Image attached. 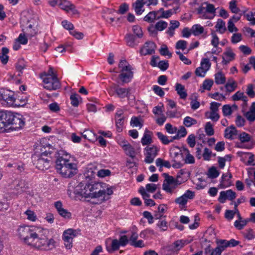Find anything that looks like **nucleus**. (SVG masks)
I'll use <instances>...</instances> for the list:
<instances>
[{"instance_id": "50", "label": "nucleus", "mask_w": 255, "mask_h": 255, "mask_svg": "<svg viewBox=\"0 0 255 255\" xmlns=\"http://www.w3.org/2000/svg\"><path fill=\"white\" fill-rule=\"evenodd\" d=\"M168 24L166 22L160 20L157 22L155 26L157 31H162L167 27Z\"/></svg>"}, {"instance_id": "25", "label": "nucleus", "mask_w": 255, "mask_h": 255, "mask_svg": "<svg viewBox=\"0 0 255 255\" xmlns=\"http://www.w3.org/2000/svg\"><path fill=\"white\" fill-rule=\"evenodd\" d=\"M123 148L125 151L126 154L128 155L132 158L135 156V152L134 148L129 143H125L123 144Z\"/></svg>"}, {"instance_id": "42", "label": "nucleus", "mask_w": 255, "mask_h": 255, "mask_svg": "<svg viewBox=\"0 0 255 255\" xmlns=\"http://www.w3.org/2000/svg\"><path fill=\"white\" fill-rule=\"evenodd\" d=\"M205 129L206 134L209 136L213 135L214 134L213 125L210 122H207L206 124Z\"/></svg>"}, {"instance_id": "39", "label": "nucleus", "mask_w": 255, "mask_h": 255, "mask_svg": "<svg viewBox=\"0 0 255 255\" xmlns=\"http://www.w3.org/2000/svg\"><path fill=\"white\" fill-rule=\"evenodd\" d=\"M228 175L223 174L222 177V180L220 184V187L221 188H225L231 185V181H229L228 180L226 179Z\"/></svg>"}, {"instance_id": "1", "label": "nucleus", "mask_w": 255, "mask_h": 255, "mask_svg": "<svg viewBox=\"0 0 255 255\" xmlns=\"http://www.w3.org/2000/svg\"><path fill=\"white\" fill-rule=\"evenodd\" d=\"M45 232L35 226H22L17 229L19 237L25 244L38 250H51L55 247V242L52 238L48 239Z\"/></svg>"}, {"instance_id": "62", "label": "nucleus", "mask_w": 255, "mask_h": 255, "mask_svg": "<svg viewBox=\"0 0 255 255\" xmlns=\"http://www.w3.org/2000/svg\"><path fill=\"white\" fill-rule=\"evenodd\" d=\"M223 113L225 116H230L232 113V107L229 105H225L222 108Z\"/></svg>"}, {"instance_id": "33", "label": "nucleus", "mask_w": 255, "mask_h": 255, "mask_svg": "<svg viewBox=\"0 0 255 255\" xmlns=\"http://www.w3.org/2000/svg\"><path fill=\"white\" fill-rule=\"evenodd\" d=\"M70 99L71 105L75 107H77L78 106L79 104V99H82L81 97L76 93L72 94L70 96Z\"/></svg>"}, {"instance_id": "60", "label": "nucleus", "mask_w": 255, "mask_h": 255, "mask_svg": "<svg viewBox=\"0 0 255 255\" xmlns=\"http://www.w3.org/2000/svg\"><path fill=\"white\" fill-rule=\"evenodd\" d=\"M161 70L165 71L169 67L168 62L167 60H162L159 61L157 66Z\"/></svg>"}, {"instance_id": "63", "label": "nucleus", "mask_w": 255, "mask_h": 255, "mask_svg": "<svg viewBox=\"0 0 255 255\" xmlns=\"http://www.w3.org/2000/svg\"><path fill=\"white\" fill-rule=\"evenodd\" d=\"M58 213L61 217L65 219H69L71 218V213L64 208L61 210L60 212Z\"/></svg>"}, {"instance_id": "34", "label": "nucleus", "mask_w": 255, "mask_h": 255, "mask_svg": "<svg viewBox=\"0 0 255 255\" xmlns=\"http://www.w3.org/2000/svg\"><path fill=\"white\" fill-rule=\"evenodd\" d=\"M204 5H203L202 3V5L197 8L198 13L200 14H202L203 18L210 19H213V16H209L206 14L205 6H204Z\"/></svg>"}, {"instance_id": "16", "label": "nucleus", "mask_w": 255, "mask_h": 255, "mask_svg": "<svg viewBox=\"0 0 255 255\" xmlns=\"http://www.w3.org/2000/svg\"><path fill=\"white\" fill-rule=\"evenodd\" d=\"M144 5L142 0H136L132 3V8L136 15H141L144 11Z\"/></svg>"}, {"instance_id": "53", "label": "nucleus", "mask_w": 255, "mask_h": 255, "mask_svg": "<svg viewBox=\"0 0 255 255\" xmlns=\"http://www.w3.org/2000/svg\"><path fill=\"white\" fill-rule=\"evenodd\" d=\"M229 4V7L233 13H237L240 11V9L237 6L236 0H231Z\"/></svg>"}, {"instance_id": "2", "label": "nucleus", "mask_w": 255, "mask_h": 255, "mask_svg": "<svg viewBox=\"0 0 255 255\" xmlns=\"http://www.w3.org/2000/svg\"><path fill=\"white\" fill-rule=\"evenodd\" d=\"M22 116L17 113L8 111H0V130L8 126L9 129L17 130L24 125Z\"/></svg>"}, {"instance_id": "37", "label": "nucleus", "mask_w": 255, "mask_h": 255, "mask_svg": "<svg viewBox=\"0 0 255 255\" xmlns=\"http://www.w3.org/2000/svg\"><path fill=\"white\" fill-rule=\"evenodd\" d=\"M156 135L158 138L160 139V140L162 142V143L164 144H168L170 142H172V140H169L168 137L165 135H164L161 132H157Z\"/></svg>"}, {"instance_id": "38", "label": "nucleus", "mask_w": 255, "mask_h": 255, "mask_svg": "<svg viewBox=\"0 0 255 255\" xmlns=\"http://www.w3.org/2000/svg\"><path fill=\"white\" fill-rule=\"evenodd\" d=\"M197 123V122L196 120L189 116L185 117L183 121L184 125L187 127H190Z\"/></svg>"}, {"instance_id": "21", "label": "nucleus", "mask_w": 255, "mask_h": 255, "mask_svg": "<svg viewBox=\"0 0 255 255\" xmlns=\"http://www.w3.org/2000/svg\"><path fill=\"white\" fill-rule=\"evenodd\" d=\"M158 11H152L148 12L143 18V20L148 23H153L158 19Z\"/></svg>"}, {"instance_id": "43", "label": "nucleus", "mask_w": 255, "mask_h": 255, "mask_svg": "<svg viewBox=\"0 0 255 255\" xmlns=\"http://www.w3.org/2000/svg\"><path fill=\"white\" fill-rule=\"evenodd\" d=\"M117 130L118 132H121L124 123V118L115 119Z\"/></svg>"}, {"instance_id": "31", "label": "nucleus", "mask_w": 255, "mask_h": 255, "mask_svg": "<svg viewBox=\"0 0 255 255\" xmlns=\"http://www.w3.org/2000/svg\"><path fill=\"white\" fill-rule=\"evenodd\" d=\"M170 26L168 28L167 33H168L171 36L174 35V31L175 28L179 26L180 23L177 20H172L170 21Z\"/></svg>"}, {"instance_id": "12", "label": "nucleus", "mask_w": 255, "mask_h": 255, "mask_svg": "<svg viewBox=\"0 0 255 255\" xmlns=\"http://www.w3.org/2000/svg\"><path fill=\"white\" fill-rule=\"evenodd\" d=\"M156 47V45L154 42L152 41H147L144 44V46L141 48L140 53L143 55H151L155 53Z\"/></svg>"}, {"instance_id": "64", "label": "nucleus", "mask_w": 255, "mask_h": 255, "mask_svg": "<svg viewBox=\"0 0 255 255\" xmlns=\"http://www.w3.org/2000/svg\"><path fill=\"white\" fill-rule=\"evenodd\" d=\"M165 129L166 131L170 134L175 133L177 131L176 127H173L170 124L168 123L165 125Z\"/></svg>"}, {"instance_id": "41", "label": "nucleus", "mask_w": 255, "mask_h": 255, "mask_svg": "<svg viewBox=\"0 0 255 255\" xmlns=\"http://www.w3.org/2000/svg\"><path fill=\"white\" fill-rule=\"evenodd\" d=\"M184 150L187 153L186 157L185 159H184L185 163H187V164L194 163L195 162V159H194V156L190 154L189 151L187 148H185Z\"/></svg>"}, {"instance_id": "19", "label": "nucleus", "mask_w": 255, "mask_h": 255, "mask_svg": "<svg viewBox=\"0 0 255 255\" xmlns=\"http://www.w3.org/2000/svg\"><path fill=\"white\" fill-rule=\"evenodd\" d=\"M238 134V130L234 126H231L225 129V137L226 138L233 139V136Z\"/></svg>"}, {"instance_id": "45", "label": "nucleus", "mask_w": 255, "mask_h": 255, "mask_svg": "<svg viewBox=\"0 0 255 255\" xmlns=\"http://www.w3.org/2000/svg\"><path fill=\"white\" fill-rule=\"evenodd\" d=\"M248 222V220L236 221L234 223V226L238 230H242Z\"/></svg>"}, {"instance_id": "11", "label": "nucleus", "mask_w": 255, "mask_h": 255, "mask_svg": "<svg viewBox=\"0 0 255 255\" xmlns=\"http://www.w3.org/2000/svg\"><path fill=\"white\" fill-rule=\"evenodd\" d=\"M132 68L129 64L124 69H122V73L119 75V78L123 83H128L133 77Z\"/></svg>"}, {"instance_id": "22", "label": "nucleus", "mask_w": 255, "mask_h": 255, "mask_svg": "<svg viewBox=\"0 0 255 255\" xmlns=\"http://www.w3.org/2000/svg\"><path fill=\"white\" fill-rule=\"evenodd\" d=\"M232 99L234 101L242 100L244 102L243 106H246L248 101V97L245 96L243 92L238 91L233 96Z\"/></svg>"}, {"instance_id": "10", "label": "nucleus", "mask_w": 255, "mask_h": 255, "mask_svg": "<svg viewBox=\"0 0 255 255\" xmlns=\"http://www.w3.org/2000/svg\"><path fill=\"white\" fill-rule=\"evenodd\" d=\"M144 150L146 151L145 162L147 163H152L157 155L159 148L156 146L152 145L151 147L146 146Z\"/></svg>"}, {"instance_id": "24", "label": "nucleus", "mask_w": 255, "mask_h": 255, "mask_svg": "<svg viewBox=\"0 0 255 255\" xmlns=\"http://www.w3.org/2000/svg\"><path fill=\"white\" fill-rule=\"evenodd\" d=\"M38 32V28L37 24H30L26 28V33L27 36L33 37Z\"/></svg>"}, {"instance_id": "51", "label": "nucleus", "mask_w": 255, "mask_h": 255, "mask_svg": "<svg viewBox=\"0 0 255 255\" xmlns=\"http://www.w3.org/2000/svg\"><path fill=\"white\" fill-rule=\"evenodd\" d=\"M130 125L132 127H139L141 128L143 124L140 122L138 117H133L130 121Z\"/></svg>"}, {"instance_id": "8", "label": "nucleus", "mask_w": 255, "mask_h": 255, "mask_svg": "<svg viewBox=\"0 0 255 255\" xmlns=\"http://www.w3.org/2000/svg\"><path fill=\"white\" fill-rule=\"evenodd\" d=\"M0 100L4 101L8 106H13L16 101L13 93L8 90L0 89Z\"/></svg>"}, {"instance_id": "56", "label": "nucleus", "mask_w": 255, "mask_h": 255, "mask_svg": "<svg viewBox=\"0 0 255 255\" xmlns=\"http://www.w3.org/2000/svg\"><path fill=\"white\" fill-rule=\"evenodd\" d=\"M25 214L27 216V219L31 221H35L37 218L34 212L31 210H27L25 211Z\"/></svg>"}, {"instance_id": "32", "label": "nucleus", "mask_w": 255, "mask_h": 255, "mask_svg": "<svg viewBox=\"0 0 255 255\" xmlns=\"http://www.w3.org/2000/svg\"><path fill=\"white\" fill-rule=\"evenodd\" d=\"M215 83L218 85L223 84L226 82V77L221 72L215 74Z\"/></svg>"}, {"instance_id": "14", "label": "nucleus", "mask_w": 255, "mask_h": 255, "mask_svg": "<svg viewBox=\"0 0 255 255\" xmlns=\"http://www.w3.org/2000/svg\"><path fill=\"white\" fill-rule=\"evenodd\" d=\"M34 164L38 169L44 171L48 169L50 167V160L43 157H40L37 160H34Z\"/></svg>"}, {"instance_id": "52", "label": "nucleus", "mask_w": 255, "mask_h": 255, "mask_svg": "<svg viewBox=\"0 0 255 255\" xmlns=\"http://www.w3.org/2000/svg\"><path fill=\"white\" fill-rule=\"evenodd\" d=\"M101 185L98 183L94 182L93 183L91 181L90 183H89V187L87 188H90V190H91V192H98L97 190L101 188Z\"/></svg>"}, {"instance_id": "28", "label": "nucleus", "mask_w": 255, "mask_h": 255, "mask_svg": "<svg viewBox=\"0 0 255 255\" xmlns=\"http://www.w3.org/2000/svg\"><path fill=\"white\" fill-rule=\"evenodd\" d=\"M203 5H205V8H206V13H209L211 14H212L213 15L212 16H213V17L216 15V9L215 7V6L213 4L210 3L208 2H204L203 3Z\"/></svg>"}, {"instance_id": "55", "label": "nucleus", "mask_w": 255, "mask_h": 255, "mask_svg": "<svg viewBox=\"0 0 255 255\" xmlns=\"http://www.w3.org/2000/svg\"><path fill=\"white\" fill-rule=\"evenodd\" d=\"M187 45V42L183 40H179L176 44V48L177 49H182V50H185Z\"/></svg>"}, {"instance_id": "46", "label": "nucleus", "mask_w": 255, "mask_h": 255, "mask_svg": "<svg viewBox=\"0 0 255 255\" xmlns=\"http://www.w3.org/2000/svg\"><path fill=\"white\" fill-rule=\"evenodd\" d=\"M25 67L26 65L23 59H19L15 65V68L17 71L22 73V70L25 68Z\"/></svg>"}, {"instance_id": "23", "label": "nucleus", "mask_w": 255, "mask_h": 255, "mask_svg": "<svg viewBox=\"0 0 255 255\" xmlns=\"http://www.w3.org/2000/svg\"><path fill=\"white\" fill-rule=\"evenodd\" d=\"M175 88V90L177 91L180 98L185 99L187 97V94L184 86L181 84L177 83Z\"/></svg>"}, {"instance_id": "54", "label": "nucleus", "mask_w": 255, "mask_h": 255, "mask_svg": "<svg viewBox=\"0 0 255 255\" xmlns=\"http://www.w3.org/2000/svg\"><path fill=\"white\" fill-rule=\"evenodd\" d=\"M251 138L250 135L245 132H242L239 135V139L242 142H248Z\"/></svg>"}, {"instance_id": "13", "label": "nucleus", "mask_w": 255, "mask_h": 255, "mask_svg": "<svg viewBox=\"0 0 255 255\" xmlns=\"http://www.w3.org/2000/svg\"><path fill=\"white\" fill-rule=\"evenodd\" d=\"M236 197V193L232 190L221 191L220 193L219 201L221 203H224L227 199L233 201Z\"/></svg>"}, {"instance_id": "44", "label": "nucleus", "mask_w": 255, "mask_h": 255, "mask_svg": "<svg viewBox=\"0 0 255 255\" xmlns=\"http://www.w3.org/2000/svg\"><path fill=\"white\" fill-rule=\"evenodd\" d=\"M201 67L204 69V71H207L211 67V63L208 58L202 59L201 62Z\"/></svg>"}, {"instance_id": "40", "label": "nucleus", "mask_w": 255, "mask_h": 255, "mask_svg": "<svg viewBox=\"0 0 255 255\" xmlns=\"http://www.w3.org/2000/svg\"><path fill=\"white\" fill-rule=\"evenodd\" d=\"M218 248L220 249L221 251L223 252L227 247H228V241L226 240H220L217 241Z\"/></svg>"}, {"instance_id": "61", "label": "nucleus", "mask_w": 255, "mask_h": 255, "mask_svg": "<svg viewBox=\"0 0 255 255\" xmlns=\"http://www.w3.org/2000/svg\"><path fill=\"white\" fill-rule=\"evenodd\" d=\"M188 144L191 147H193L196 144L195 136L193 134H190L187 139Z\"/></svg>"}, {"instance_id": "30", "label": "nucleus", "mask_w": 255, "mask_h": 255, "mask_svg": "<svg viewBox=\"0 0 255 255\" xmlns=\"http://www.w3.org/2000/svg\"><path fill=\"white\" fill-rule=\"evenodd\" d=\"M127 45L131 47H134L137 45L135 42V36L131 34H127L125 37Z\"/></svg>"}, {"instance_id": "7", "label": "nucleus", "mask_w": 255, "mask_h": 255, "mask_svg": "<svg viewBox=\"0 0 255 255\" xmlns=\"http://www.w3.org/2000/svg\"><path fill=\"white\" fill-rule=\"evenodd\" d=\"M78 233V231L73 229L65 230L63 234V239L66 249H70L72 247V240Z\"/></svg>"}, {"instance_id": "49", "label": "nucleus", "mask_w": 255, "mask_h": 255, "mask_svg": "<svg viewBox=\"0 0 255 255\" xmlns=\"http://www.w3.org/2000/svg\"><path fill=\"white\" fill-rule=\"evenodd\" d=\"M243 234L244 237L248 240H252L255 237L254 232L252 229H249L245 231Z\"/></svg>"}, {"instance_id": "27", "label": "nucleus", "mask_w": 255, "mask_h": 255, "mask_svg": "<svg viewBox=\"0 0 255 255\" xmlns=\"http://www.w3.org/2000/svg\"><path fill=\"white\" fill-rule=\"evenodd\" d=\"M9 50L6 47H2L1 49V51L0 52V60L1 62L3 64H6L8 60V56L7 54L8 53Z\"/></svg>"}, {"instance_id": "57", "label": "nucleus", "mask_w": 255, "mask_h": 255, "mask_svg": "<svg viewBox=\"0 0 255 255\" xmlns=\"http://www.w3.org/2000/svg\"><path fill=\"white\" fill-rule=\"evenodd\" d=\"M254 86L253 84H250L247 86L246 93L251 98H254L255 96V92L254 91Z\"/></svg>"}, {"instance_id": "6", "label": "nucleus", "mask_w": 255, "mask_h": 255, "mask_svg": "<svg viewBox=\"0 0 255 255\" xmlns=\"http://www.w3.org/2000/svg\"><path fill=\"white\" fill-rule=\"evenodd\" d=\"M44 83V88L48 90H56L60 88L61 85L57 76L53 77H43L41 76Z\"/></svg>"}, {"instance_id": "58", "label": "nucleus", "mask_w": 255, "mask_h": 255, "mask_svg": "<svg viewBox=\"0 0 255 255\" xmlns=\"http://www.w3.org/2000/svg\"><path fill=\"white\" fill-rule=\"evenodd\" d=\"M132 30L133 33L136 34V35L138 38H141L143 36V32L141 29V28L138 25H134L132 27Z\"/></svg>"}, {"instance_id": "35", "label": "nucleus", "mask_w": 255, "mask_h": 255, "mask_svg": "<svg viewBox=\"0 0 255 255\" xmlns=\"http://www.w3.org/2000/svg\"><path fill=\"white\" fill-rule=\"evenodd\" d=\"M236 87V82L232 79H229V82L225 85L227 91L229 92L234 91Z\"/></svg>"}, {"instance_id": "36", "label": "nucleus", "mask_w": 255, "mask_h": 255, "mask_svg": "<svg viewBox=\"0 0 255 255\" xmlns=\"http://www.w3.org/2000/svg\"><path fill=\"white\" fill-rule=\"evenodd\" d=\"M219 172L217 170L216 168L214 166L211 167L208 171L207 173L208 177L211 179L217 178L219 175Z\"/></svg>"}, {"instance_id": "3", "label": "nucleus", "mask_w": 255, "mask_h": 255, "mask_svg": "<svg viewBox=\"0 0 255 255\" xmlns=\"http://www.w3.org/2000/svg\"><path fill=\"white\" fill-rule=\"evenodd\" d=\"M89 187V183H80L74 189V192L75 194L82 197L91 198H99L105 195V191L104 190H99L98 192H91Z\"/></svg>"}, {"instance_id": "59", "label": "nucleus", "mask_w": 255, "mask_h": 255, "mask_svg": "<svg viewBox=\"0 0 255 255\" xmlns=\"http://www.w3.org/2000/svg\"><path fill=\"white\" fill-rule=\"evenodd\" d=\"M213 80L211 79H206L204 81L203 83V88L204 89L210 90L213 85Z\"/></svg>"}, {"instance_id": "48", "label": "nucleus", "mask_w": 255, "mask_h": 255, "mask_svg": "<svg viewBox=\"0 0 255 255\" xmlns=\"http://www.w3.org/2000/svg\"><path fill=\"white\" fill-rule=\"evenodd\" d=\"M159 51L162 55L168 56L169 58H171L172 57V53L169 52L168 48L166 45H162Z\"/></svg>"}, {"instance_id": "4", "label": "nucleus", "mask_w": 255, "mask_h": 255, "mask_svg": "<svg viewBox=\"0 0 255 255\" xmlns=\"http://www.w3.org/2000/svg\"><path fill=\"white\" fill-rule=\"evenodd\" d=\"M130 88L122 87L118 83H112L108 88L107 91L111 96L116 95L118 98L120 99H124L128 98L130 95Z\"/></svg>"}, {"instance_id": "18", "label": "nucleus", "mask_w": 255, "mask_h": 255, "mask_svg": "<svg viewBox=\"0 0 255 255\" xmlns=\"http://www.w3.org/2000/svg\"><path fill=\"white\" fill-rule=\"evenodd\" d=\"M152 132L147 129L145 130L143 136L141 139V142L143 145H149L152 143Z\"/></svg>"}, {"instance_id": "47", "label": "nucleus", "mask_w": 255, "mask_h": 255, "mask_svg": "<svg viewBox=\"0 0 255 255\" xmlns=\"http://www.w3.org/2000/svg\"><path fill=\"white\" fill-rule=\"evenodd\" d=\"M245 158H248V160L247 164L248 165H255L254 162V155L252 153H243Z\"/></svg>"}, {"instance_id": "29", "label": "nucleus", "mask_w": 255, "mask_h": 255, "mask_svg": "<svg viewBox=\"0 0 255 255\" xmlns=\"http://www.w3.org/2000/svg\"><path fill=\"white\" fill-rule=\"evenodd\" d=\"M215 28L217 31H219L221 34L224 33L227 30L225 22L221 19L218 20Z\"/></svg>"}, {"instance_id": "9", "label": "nucleus", "mask_w": 255, "mask_h": 255, "mask_svg": "<svg viewBox=\"0 0 255 255\" xmlns=\"http://www.w3.org/2000/svg\"><path fill=\"white\" fill-rule=\"evenodd\" d=\"M77 168L76 164L69 162V165H67L63 167L58 172L65 178H70L77 173Z\"/></svg>"}, {"instance_id": "17", "label": "nucleus", "mask_w": 255, "mask_h": 255, "mask_svg": "<svg viewBox=\"0 0 255 255\" xmlns=\"http://www.w3.org/2000/svg\"><path fill=\"white\" fill-rule=\"evenodd\" d=\"M70 160L69 159L64 158L63 157H59L56 161V168L58 172L60 171L63 167L67 165H69Z\"/></svg>"}, {"instance_id": "26", "label": "nucleus", "mask_w": 255, "mask_h": 255, "mask_svg": "<svg viewBox=\"0 0 255 255\" xmlns=\"http://www.w3.org/2000/svg\"><path fill=\"white\" fill-rule=\"evenodd\" d=\"M120 245L117 239H114L112 241L111 247L106 245V250L109 253H112L117 251L120 248Z\"/></svg>"}, {"instance_id": "5", "label": "nucleus", "mask_w": 255, "mask_h": 255, "mask_svg": "<svg viewBox=\"0 0 255 255\" xmlns=\"http://www.w3.org/2000/svg\"><path fill=\"white\" fill-rule=\"evenodd\" d=\"M163 176L165 178L162 185L163 190L168 193L172 194L174 192V190L181 183L178 180V178L180 176L178 175L176 179L166 173H164Z\"/></svg>"}, {"instance_id": "20", "label": "nucleus", "mask_w": 255, "mask_h": 255, "mask_svg": "<svg viewBox=\"0 0 255 255\" xmlns=\"http://www.w3.org/2000/svg\"><path fill=\"white\" fill-rule=\"evenodd\" d=\"M192 33L195 36H198L201 34H204V36L207 34V32H204V28L200 24H194L191 29Z\"/></svg>"}, {"instance_id": "15", "label": "nucleus", "mask_w": 255, "mask_h": 255, "mask_svg": "<svg viewBox=\"0 0 255 255\" xmlns=\"http://www.w3.org/2000/svg\"><path fill=\"white\" fill-rule=\"evenodd\" d=\"M58 5L61 9L66 11L71 10L73 13L77 12V10L75 9V6L67 0H60Z\"/></svg>"}]
</instances>
